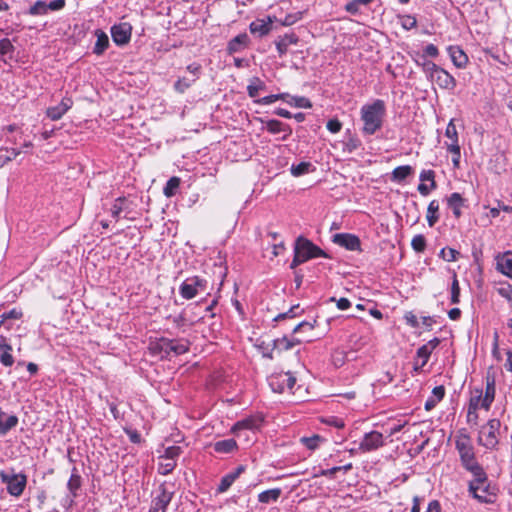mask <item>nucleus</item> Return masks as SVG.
Segmentation results:
<instances>
[{"mask_svg":"<svg viewBox=\"0 0 512 512\" xmlns=\"http://www.w3.org/2000/svg\"><path fill=\"white\" fill-rule=\"evenodd\" d=\"M455 447L462 468L471 475L467 482L469 496L481 504H493L498 496V488L489 478L486 470L478 461L474 446L466 435L458 438Z\"/></svg>","mask_w":512,"mask_h":512,"instance_id":"nucleus-1","label":"nucleus"},{"mask_svg":"<svg viewBox=\"0 0 512 512\" xmlns=\"http://www.w3.org/2000/svg\"><path fill=\"white\" fill-rule=\"evenodd\" d=\"M386 115V105L381 99H375L361 107L360 116L363 122L362 133L366 136L374 135L383 126Z\"/></svg>","mask_w":512,"mask_h":512,"instance_id":"nucleus-2","label":"nucleus"},{"mask_svg":"<svg viewBox=\"0 0 512 512\" xmlns=\"http://www.w3.org/2000/svg\"><path fill=\"white\" fill-rule=\"evenodd\" d=\"M496 395V377L491 368L485 376V391L482 388H475L469 400V414H473L475 410L480 408L489 411Z\"/></svg>","mask_w":512,"mask_h":512,"instance_id":"nucleus-3","label":"nucleus"},{"mask_svg":"<svg viewBox=\"0 0 512 512\" xmlns=\"http://www.w3.org/2000/svg\"><path fill=\"white\" fill-rule=\"evenodd\" d=\"M318 257H324L327 258L328 255L325 251H323L320 247L315 245L312 241L309 239L299 236L295 240L294 244V257L291 262L290 268L294 269L298 265Z\"/></svg>","mask_w":512,"mask_h":512,"instance_id":"nucleus-4","label":"nucleus"},{"mask_svg":"<svg viewBox=\"0 0 512 512\" xmlns=\"http://www.w3.org/2000/svg\"><path fill=\"white\" fill-rule=\"evenodd\" d=\"M0 480L6 485L8 494L14 497H20L27 485V476L23 473H14L13 469L11 473L0 470Z\"/></svg>","mask_w":512,"mask_h":512,"instance_id":"nucleus-5","label":"nucleus"},{"mask_svg":"<svg viewBox=\"0 0 512 512\" xmlns=\"http://www.w3.org/2000/svg\"><path fill=\"white\" fill-rule=\"evenodd\" d=\"M501 422L499 419H490L481 427L478 437V443L488 450L496 448L499 443L498 434Z\"/></svg>","mask_w":512,"mask_h":512,"instance_id":"nucleus-6","label":"nucleus"},{"mask_svg":"<svg viewBox=\"0 0 512 512\" xmlns=\"http://www.w3.org/2000/svg\"><path fill=\"white\" fill-rule=\"evenodd\" d=\"M295 383L296 378L290 372L274 373L268 377L270 388L277 393L291 391Z\"/></svg>","mask_w":512,"mask_h":512,"instance_id":"nucleus-7","label":"nucleus"},{"mask_svg":"<svg viewBox=\"0 0 512 512\" xmlns=\"http://www.w3.org/2000/svg\"><path fill=\"white\" fill-rule=\"evenodd\" d=\"M206 285L207 282L198 276L189 277L181 283L179 293L184 299L189 300L204 292Z\"/></svg>","mask_w":512,"mask_h":512,"instance_id":"nucleus-8","label":"nucleus"},{"mask_svg":"<svg viewBox=\"0 0 512 512\" xmlns=\"http://www.w3.org/2000/svg\"><path fill=\"white\" fill-rule=\"evenodd\" d=\"M189 341L187 340H172L167 338H161L158 342V347L161 351L175 355H182L189 350Z\"/></svg>","mask_w":512,"mask_h":512,"instance_id":"nucleus-9","label":"nucleus"},{"mask_svg":"<svg viewBox=\"0 0 512 512\" xmlns=\"http://www.w3.org/2000/svg\"><path fill=\"white\" fill-rule=\"evenodd\" d=\"M384 444L383 434L374 430L364 434L359 443V449L362 452H371L384 446Z\"/></svg>","mask_w":512,"mask_h":512,"instance_id":"nucleus-10","label":"nucleus"},{"mask_svg":"<svg viewBox=\"0 0 512 512\" xmlns=\"http://www.w3.org/2000/svg\"><path fill=\"white\" fill-rule=\"evenodd\" d=\"M172 497L173 493L168 491L164 484H161L157 496L152 500L149 512H166Z\"/></svg>","mask_w":512,"mask_h":512,"instance_id":"nucleus-11","label":"nucleus"},{"mask_svg":"<svg viewBox=\"0 0 512 512\" xmlns=\"http://www.w3.org/2000/svg\"><path fill=\"white\" fill-rule=\"evenodd\" d=\"M132 27L129 23L123 22L112 26L111 36L117 45H124L130 41Z\"/></svg>","mask_w":512,"mask_h":512,"instance_id":"nucleus-12","label":"nucleus"},{"mask_svg":"<svg viewBox=\"0 0 512 512\" xmlns=\"http://www.w3.org/2000/svg\"><path fill=\"white\" fill-rule=\"evenodd\" d=\"M333 242L349 251L360 250V239L350 233H338L333 236Z\"/></svg>","mask_w":512,"mask_h":512,"instance_id":"nucleus-13","label":"nucleus"},{"mask_svg":"<svg viewBox=\"0 0 512 512\" xmlns=\"http://www.w3.org/2000/svg\"><path fill=\"white\" fill-rule=\"evenodd\" d=\"M73 106V100L70 97H64L62 101L52 107H49L46 111V115L52 121H57L63 117V115L71 109Z\"/></svg>","mask_w":512,"mask_h":512,"instance_id":"nucleus-14","label":"nucleus"},{"mask_svg":"<svg viewBox=\"0 0 512 512\" xmlns=\"http://www.w3.org/2000/svg\"><path fill=\"white\" fill-rule=\"evenodd\" d=\"M303 340L292 337L288 338L286 336L282 338H278L273 340V348L270 353L264 354V356L272 359L273 358V351L283 352L292 349L294 346L299 345Z\"/></svg>","mask_w":512,"mask_h":512,"instance_id":"nucleus-15","label":"nucleus"},{"mask_svg":"<svg viewBox=\"0 0 512 512\" xmlns=\"http://www.w3.org/2000/svg\"><path fill=\"white\" fill-rule=\"evenodd\" d=\"M495 260L496 269L503 275L512 279V251L498 254Z\"/></svg>","mask_w":512,"mask_h":512,"instance_id":"nucleus-16","label":"nucleus"},{"mask_svg":"<svg viewBox=\"0 0 512 512\" xmlns=\"http://www.w3.org/2000/svg\"><path fill=\"white\" fill-rule=\"evenodd\" d=\"M266 123V129L271 134H279L283 133V136L281 137V140H286L288 137L292 134V128L279 120L276 119H270L265 121Z\"/></svg>","mask_w":512,"mask_h":512,"instance_id":"nucleus-17","label":"nucleus"},{"mask_svg":"<svg viewBox=\"0 0 512 512\" xmlns=\"http://www.w3.org/2000/svg\"><path fill=\"white\" fill-rule=\"evenodd\" d=\"M441 89L452 91L456 87L455 78L446 70L441 68L432 79Z\"/></svg>","mask_w":512,"mask_h":512,"instance_id":"nucleus-18","label":"nucleus"},{"mask_svg":"<svg viewBox=\"0 0 512 512\" xmlns=\"http://www.w3.org/2000/svg\"><path fill=\"white\" fill-rule=\"evenodd\" d=\"M298 41L299 38L294 33L279 36L278 39L275 41L276 49L278 51L279 56H284L288 51V47L290 45H296Z\"/></svg>","mask_w":512,"mask_h":512,"instance_id":"nucleus-19","label":"nucleus"},{"mask_svg":"<svg viewBox=\"0 0 512 512\" xmlns=\"http://www.w3.org/2000/svg\"><path fill=\"white\" fill-rule=\"evenodd\" d=\"M18 422L19 419L16 415H8L0 408V436H5L18 425Z\"/></svg>","mask_w":512,"mask_h":512,"instance_id":"nucleus-20","label":"nucleus"},{"mask_svg":"<svg viewBox=\"0 0 512 512\" xmlns=\"http://www.w3.org/2000/svg\"><path fill=\"white\" fill-rule=\"evenodd\" d=\"M414 174V169L410 165H402L398 166L390 174V180L391 182L401 184L403 183L408 177L412 176Z\"/></svg>","mask_w":512,"mask_h":512,"instance_id":"nucleus-21","label":"nucleus"},{"mask_svg":"<svg viewBox=\"0 0 512 512\" xmlns=\"http://www.w3.org/2000/svg\"><path fill=\"white\" fill-rule=\"evenodd\" d=\"M244 469V466L240 465L233 472H230L223 476L217 488V491L220 493L227 491L235 482V480L240 476V474L244 471Z\"/></svg>","mask_w":512,"mask_h":512,"instance_id":"nucleus-22","label":"nucleus"},{"mask_svg":"<svg viewBox=\"0 0 512 512\" xmlns=\"http://www.w3.org/2000/svg\"><path fill=\"white\" fill-rule=\"evenodd\" d=\"M453 64L458 68H463L468 62L465 52L458 46H451L448 49Z\"/></svg>","mask_w":512,"mask_h":512,"instance_id":"nucleus-23","label":"nucleus"},{"mask_svg":"<svg viewBox=\"0 0 512 512\" xmlns=\"http://www.w3.org/2000/svg\"><path fill=\"white\" fill-rule=\"evenodd\" d=\"M445 396V388L444 386H436L432 390V395L428 397L425 402V410L431 411L436 407V405L444 398Z\"/></svg>","mask_w":512,"mask_h":512,"instance_id":"nucleus-24","label":"nucleus"},{"mask_svg":"<svg viewBox=\"0 0 512 512\" xmlns=\"http://www.w3.org/2000/svg\"><path fill=\"white\" fill-rule=\"evenodd\" d=\"M249 37L246 33L239 34L235 36L233 39H231L228 43V52L230 54L237 53L244 49L246 45L248 44Z\"/></svg>","mask_w":512,"mask_h":512,"instance_id":"nucleus-25","label":"nucleus"},{"mask_svg":"<svg viewBox=\"0 0 512 512\" xmlns=\"http://www.w3.org/2000/svg\"><path fill=\"white\" fill-rule=\"evenodd\" d=\"M123 212H129V202L125 197H118L111 207V215L114 219L119 220Z\"/></svg>","mask_w":512,"mask_h":512,"instance_id":"nucleus-26","label":"nucleus"},{"mask_svg":"<svg viewBox=\"0 0 512 512\" xmlns=\"http://www.w3.org/2000/svg\"><path fill=\"white\" fill-rule=\"evenodd\" d=\"M95 35L97 37V40H96L95 46L93 48V53L99 56V55H102L105 52V50L108 48L109 38H108L107 34L100 29H97L95 31Z\"/></svg>","mask_w":512,"mask_h":512,"instance_id":"nucleus-27","label":"nucleus"},{"mask_svg":"<svg viewBox=\"0 0 512 512\" xmlns=\"http://www.w3.org/2000/svg\"><path fill=\"white\" fill-rule=\"evenodd\" d=\"M282 494L281 488L265 490L258 494V501L263 504L276 503Z\"/></svg>","mask_w":512,"mask_h":512,"instance_id":"nucleus-28","label":"nucleus"},{"mask_svg":"<svg viewBox=\"0 0 512 512\" xmlns=\"http://www.w3.org/2000/svg\"><path fill=\"white\" fill-rule=\"evenodd\" d=\"M447 204L452 209L453 214L456 218L461 216V207L464 204V199L460 193L454 192L447 198Z\"/></svg>","mask_w":512,"mask_h":512,"instance_id":"nucleus-29","label":"nucleus"},{"mask_svg":"<svg viewBox=\"0 0 512 512\" xmlns=\"http://www.w3.org/2000/svg\"><path fill=\"white\" fill-rule=\"evenodd\" d=\"M236 448H237V443L232 438L217 441L213 445L214 451L217 453H222V454L231 453Z\"/></svg>","mask_w":512,"mask_h":512,"instance_id":"nucleus-30","label":"nucleus"},{"mask_svg":"<svg viewBox=\"0 0 512 512\" xmlns=\"http://www.w3.org/2000/svg\"><path fill=\"white\" fill-rule=\"evenodd\" d=\"M15 48L8 38L0 39V58L7 62V60L13 59Z\"/></svg>","mask_w":512,"mask_h":512,"instance_id":"nucleus-31","label":"nucleus"},{"mask_svg":"<svg viewBox=\"0 0 512 512\" xmlns=\"http://www.w3.org/2000/svg\"><path fill=\"white\" fill-rule=\"evenodd\" d=\"M82 485V478L77 473V469L74 468L72 471V474L67 482V489L69 490L70 495H73V497L78 496V491L81 488Z\"/></svg>","mask_w":512,"mask_h":512,"instance_id":"nucleus-32","label":"nucleus"},{"mask_svg":"<svg viewBox=\"0 0 512 512\" xmlns=\"http://www.w3.org/2000/svg\"><path fill=\"white\" fill-rule=\"evenodd\" d=\"M260 420L254 417L245 418L243 420H240L236 422L233 427L232 431L236 433L238 430L248 429V430H254L259 427Z\"/></svg>","mask_w":512,"mask_h":512,"instance_id":"nucleus-33","label":"nucleus"},{"mask_svg":"<svg viewBox=\"0 0 512 512\" xmlns=\"http://www.w3.org/2000/svg\"><path fill=\"white\" fill-rule=\"evenodd\" d=\"M266 85L265 83L258 77H253L248 86H247V93L250 98H256L260 91L265 90Z\"/></svg>","mask_w":512,"mask_h":512,"instance_id":"nucleus-34","label":"nucleus"},{"mask_svg":"<svg viewBox=\"0 0 512 512\" xmlns=\"http://www.w3.org/2000/svg\"><path fill=\"white\" fill-rule=\"evenodd\" d=\"M439 202L432 200L427 207V222L430 227H433L439 220Z\"/></svg>","mask_w":512,"mask_h":512,"instance_id":"nucleus-35","label":"nucleus"},{"mask_svg":"<svg viewBox=\"0 0 512 512\" xmlns=\"http://www.w3.org/2000/svg\"><path fill=\"white\" fill-rule=\"evenodd\" d=\"M271 30V23L265 22L264 20H256L250 24V31L253 34L264 36Z\"/></svg>","mask_w":512,"mask_h":512,"instance_id":"nucleus-36","label":"nucleus"},{"mask_svg":"<svg viewBox=\"0 0 512 512\" xmlns=\"http://www.w3.org/2000/svg\"><path fill=\"white\" fill-rule=\"evenodd\" d=\"M21 152L22 151L20 149L16 148L0 149V167H3L8 162L15 159L18 155L21 154Z\"/></svg>","mask_w":512,"mask_h":512,"instance_id":"nucleus-37","label":"nucleus"},{"mask_svg":"<svg viewBox=\"0 0 512 512\" xmlns=\"http://www.w3.org/2000/svg\"><path fill=\"white\" fill-rule=\"evenodd\" d=\"M324 441L325 439L318 434H314L310 437L300 438V442L309 450L317 449Z\"/></svg>","mask_w":512,"mask_h":512,"instance_id":"nucleus-38","label":"nucleus"},{"mask_svg":"<svg viewBox=\"0 0 512 512\" xmlns=\"http://www.w3.org/2000/svg\"><path fill=\"white\" fill-rule=\"evenodd\" d=\"M431 353L432 352L429 349H427L424 345L417 349V358L421 359V363L419 364L418 362H416L414 364V369L416 371L422 369L427 364Z\"/></svg>","mask_w":512,"mask_h":512,"instance_id":"nucleus-39","label":"nucleus"},{"mask_svg":"<svg viewBox=\"0 0 512 512\" xmlns=\"http://www.w3.org/2000/svg\"><path fill=\"white\" fill-rule=\"evenodd\" d=\"M445 136L450 139V142L445 143L446 146L447 144L459 145L458 132L454 124V119H451L447 124Z\"/></svg>","mask_w":512,"mask_h":512,"instance_id":"nucleus-40","label":"nucleus"},{"mask_svg":"<svg viewBox=\"0 0 512 512\" xmlns=\"http://www.w3.org/2000/svg\"><path fill=\"white\" fill-rule=\"evenodd\" d=\"M180 179L178 177H171L167 182L163 189L164 195L166 197H172L175 195L176 190L179 188Z\"/></svg>","mask_w":512,"mask_h":512,"instance_id":"nucleus-41","label":"nucleus"},{"mask_svg":"<svg viewBox=\"0 0 512 512\" xmlns=\"http://www.w3.org/2000/svg\"><path fill=\"white\" fill-rule=\"evenodd\" d=\"M176 467V461L170 459H160L158 464V472L161 475H168L172 473V471Z\"/></svg>","mask_w":512,"mask_h":512,"instance_id":"nucleus-42","label":"nucleus"},{"mask_svg":"<svg viewBox=\"0 0 512 512\" xmlns=\"http://www.w3.org/2000/svg\"><path fill=\"white\" fill-rule=\"evenodd\" d=\"M447 151L452 154V163L455 169L460 167L461 148L460 145L447 144Z\"/></svg>","mask_w":512,"mask_h":512,"instance_id":"nucleus-43","label":"nucleus"},{"mask_svg":"<svg viewBox=\"0 0 512 512\" xmlns=\"http://www.w3.org/2000/svg\"><path fill=\"white\" fill-rule=\"evenodd\" d=\"M451 303L457 304L460 301V286L457 279L456 273H453V279L451 284Z\"/></svg>","mask_w":512,"mask_h":512,"instance_id":"nucleus-44","label":"nucleus"},{"mask_svg":"<svg viewBox=\"0 0 512 512\" xmlns=\"http://www.w3.org/2000/svg\"><path fill=\"white\" fill-rule=\"evenodd\" d=\"M311 166L312 165H311L310 162H300L297 165L293 164L291 166V173L295 177L302 176V175H304V174L309 172V169H310Z\"/></svg>","mask_w":512,"mask_h":512,"instance_id":"nucleus-45","label":"nucleus"},{"mask_svg":"<svg viewBox=\"0 0 512 512\" xmlns=\"http://www.w3.org/2000/svg\"><path fill=\"white\" fill-rule=\"evenodd\" d=\"M194 82L195 78L183 77L175 82L174 88L177 92L184 93Z\"/></svg>","mask_w":512,"mask_h":512,"instance_id":"nucleus-46","label":"nucleus"},{"mask_svg":"<svg viewBox=\"0 0 512 512\" xmlns=\"http://www.w3.org/2000/svg\"><path fill=\"white\" fill-rule=\"evenodd\" d=\"M181 453V447L169 446L165 449L164 454L160 457V459H170L176 461V459L181 455Z\"/></svg>","mask_w":512,"mask_h":512,"instance_id":"nucleus-47","label":"nucleus"},{"mask_svg":"<svg viewBox=\"0 0 512 512\" xmlns=\"http://www.w3.org/2000/svg\"><path fill=\"white\" fill-rule=\"evenodd\" d=\"M47 11V3L45 1L38 0L30 7L28 13L30 15H44Z\"/></svg>","mask_w":512,"mask_h":512,"instance_id":"nucleus-48","label":"nucleus"},{"mask_svg":"<svg viewBox=\"0 0 512 512\" xmlns=\"http://www.w3.org/2000/svg\"><path fill=\"white\" fill-rule=\"evenodd\" d=\"M411 246L416 252H423L426 248V239L422 234L415 235L411 241Z\"/></svg>","mask_w":512,"mask_h":512,"instance_id":"nucleus-49","label":"nucleus"},{"mask_svg":"<svg viewBox=\"0 0 512 512\" xmlns=\"http://www.w3.org/2000/svg\"><path fill=\"white\" fill-rule=\"evenodd\" d=\"M322 422L326 425L333 426L337 429H342L345 426L344 420L336 416L323 417Z\"/></svg>","mask_w":512,"mask_h":512,"instance_id":"nucleus-50","label":"nucleus"},{"mask_svg":"<svg viewBox=\"0 0 512 512\" xmlns=\"http://www.w3.org/2000/svg\"><path fill=\"white\" fill-rule=\"evenodd\" d=\"M441 69L437 64H435L432 61H429L425 67L422 69L425 73L426 77L432 81V79L435 77L436 73Z\"/></svg>","mask_w":512,"mask_h":512,"instance_id":"nucleus-51","label":"nucleus"},{"mask_svg":"<svg viewBox=\"0 0 512 512\" xmlns=\"http://www.w3.org/2000/svg\"><path fill=\"white\" fill-rule=\"evenodd\" d=\"M400 23L405 30H411L416 27L417 20L412 15H403L400 17Z\"/></svg>","mask_w":512,"mask_h":512,"instance_id":"nucleus-52","label":"nucleus"},{"mask_svg":"<svg viewBox=\"0 0 512 512\" xmlns=\"http://www.w3.org/2000/svg\"><path fill=\"white\" fill-rule=\"evenodd\" d=\"M460 253L455 250V249H452V248H443L441 251H440V256L447 262H453V261H456L457 260V256L459 255Z\"/></svg>","mask_w":512,"mask_h":512,"instance_id":"nucleus-53","label":"nucleus"},{"mask_svg":"<svg viewBox=\"0 0 512 512\" xmlns=\"http://www.w3.org/2000/svg\"><path fill=\"white\" fill-rule=\"evenodd\" d=\"M286 96V94H273V95H268V96H265L263 98H260V99H257L255 100V103L257 104H261V105H270L280 99H284Z\"/></svg>","mask_w":512,"mask_h":512,"instance_id":"nucleus-54","label":"nucleus"},{"mask_svg":"<svg viewBox=\"0 0 512 512\" xmlns=\"http://www.w3.org/2000/svg\"><path fill=\"white\" fill-rule=\"evenodd\" d=\"M435 176H436V174H435L434 170H431V169L422 170L419 175V180L421 182H425V181L432 182V187H437V184L435 181Z\"/></svg>","mask_w":512,"mask_h":512,"instance_id":"nucleus-55","label":"nucleus"},{"mask_svg":"<svg viewBox=\"0 0 512 512\" xmlns=\"http://www.w3.org/2000/svg\"><path fill=\"white\" fill-rule=\"evenodd\" d=\"M361 145V142L356 137H350L345 143H344V151L347 153H352L355 150L359 148Z\"/></svg>","mask_w":512,"mask_h":512,"instance_id":"nucleus-56","label":"nucleus"},{"mask_svg":"<svg viewBox=\"0 0 512 512\" xmlns=\"http://www.w3.org/2000/svg\"><path fill=\"white\" fill-rule=\"evenodd\" d=\"M299 309H300L299 305L292 306L289 309V311H287L285 313H281L278 316H276L275 321H278L280 319H285V318H294L299 314Z\"/></svg>","mask_w":512,"mask_h":512,"instance_id":"nucleus-57","label":"nucleus"},{"mask_svg":"<svg viewBox=\"0 0 512 512\" xmlns=\"http://www.w3.org/2000/svg\"><path fill=\"white\" fill-rule=\"evenodd\" d=\"M497 292L501 297L507 299L508 301H512V286L510 284L499 287Z\"/></svg>","mask_w":512,"mask_h":512,"instance_id":"nucleus-58","label":"nucleus"},{"mask_svg":"<svg viewBox=\"0 0 512 512\" xmlns=\"http://www.w3.org/2000/svg\"><path fill=\"white\" fill-rule=\"evenodd\" d=\"M316 323V321L314 320L313 323L311 322H308V321H302L301 323H299L298 325H296L293 329V333H298V332H301V331H312L314 329V324Z\"/></svg>","mask_w":512,"mask_h":512,"instance_id":"nucleus-59","label":"nucleus"},{"mask_svg":"<svg viewBox=\"0 0 512 512\" xmlns=\"http://www.w3.org/2000/svg\"><path fill=\"white\" fill-rule=\"evenodd\" d=\"M438 55H439L438 48L434 44H428L424 48V52L422 54V56H424L426 58H428V57L436 58Z\"/></svg>","mask_w":512,"mask_h":512,"instance_id":"nucleus-60","label":"nucleus"},{"mask_svg":"<svg viewBox=\"0 0 512 512\" xmlns=\"http://www.w3.org/2000/svg\"><path fill=\"white\" fill-rule=\"evenodd\" d=\"M326 127L331 133H338L342 128V123L338 119L334 118L327 122Z\"/></svg>","mask_w":512,"mask_h":512,"instance_id":"nucleus-61","label":"nucleus"},{"mask_svg":"<svg viewBox=\"0 0 512 512\" xmlns=\"http://www.w3.org/2000/svg\"><path fill=\"white\" fill-rule=\"evenodd\" d=\"M0 363L6 367L12 366L14 363V358L11 352H1Z\"/></svg>","mask_w":512,"mask_h":512,"instance_id":"nucleus-62","label":"nucleus"},{"mask_svg":"<svg viewBox=\"0 0 512 512\" xmlns=\"http://www.w3.org/2000/svg\"><path fill=\"white\" fill-rule=\"evenodd\" d=\"M406 323L412 328H417L419 326V322L417 316L413 312H407L404 316Z\"/></svg>","mask_w":512,"mask_h":512,"instance_id":"nucleus-63","label":"nucleus"},{"mask_svg":"<svg viewBox=\"0 0 512 512\" xmlns=\"http://www.w3.org/2000/svg\"><path fill=\"white\" fill-rule=\"evenodd\" d=\"M187 71L192 74V78H195L196 81L201 73V65L198 63H192L187 66Z\"/></svg>","mask_w":512,"mask_h":512,"instance_id":"nucleus-64","label":"nucleus"}]
</instances>
